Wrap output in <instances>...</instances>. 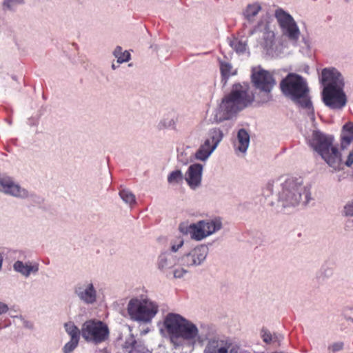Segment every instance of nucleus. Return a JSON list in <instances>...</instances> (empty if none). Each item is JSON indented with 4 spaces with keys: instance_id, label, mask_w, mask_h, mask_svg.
Masks as SVG:
<instances>
[{
    "instance_id": "obj_1",
    "label": "nucleus",
    "mask_w": 353,
    "mask_h": 353,
    "mask_svg": "<svg viewBox=\"0 0 353 353\" xmlns=\"http://www.w3.org/2000/svg\"><path fill=\"white\" fill-rule=\"evenodd\" d=\"M254 99V96L248 83L234 84L230 92L222 99L219 105L216 114V119L222 121L231 119L238 112L250 105Z\"/></svg>"
},
{
    "instance_id": "obj_2",
    "label": "nucleus",
    "mask_w": 353,
    "mask_h": 353,
    "mask_svg": "<svg viewBox=\"0 0 353 353\" xmlns=\"http://www.w3.org/2000/svg\"><path fill=\"white\" fill-rule=\"evenodd\" d=\"M312 200L311 185H304L302 179L290 177L281 184L278 201L283 208L307 205Z\"/></svg>"
},
{
    "instance_id": "obj_3",
    "label": "nucleus",
    "mask_w": 353,
    "mask_h": 353,
    "mask_svg": "<svg viewBox=\"0 0 353 353\" xmlns=\"http://www.w3.org/2000/svg\"><path fill=\"white\" fill-rule=\"evenodd\" d=\"M280 86L285 96L305 110L311 119L314 120V108L308 96L309 90L306 81L301 76L290 73L281 81Z\"/></svg>"
},
{
    "instance_id": "obj_4",
    "label": "nucleus",
    "mask_w": 353,
    "mask_h": 353,
    "mask_svg": "<svg viewBox=\"0 0 353 353\" xmlns=\"http://www.w3.org/2000/svg\"><path fill=\"white\" fill-rule=\"evenodd\" d=\"M163 326L172 342L179 339L194 340L199 335L196 325L176 313H168L164 318Z\"/></svg>"
},
{
    "instance_id": "obj_5",
    "label": "nucleus",
    "mask_w": 353,
    "mask_h": 353,
    "mask_svg": "<svg viewBox=\"0 0 353 353\" xmlns=\"http://www.w3.org/2000/svg\"><path fill=\"white\" fill-rule=\"evenodd\" d=\"M333 138L319 130H314L308 143L334 170L340 168L341 158L337 148L332 145Z\"/></svg>"
},
{
    "instance_id": "obj_6",
    "label": "nucleus",
    "mask_w": 353,
    "mask_h": 353,
    "mask_svg": "<svg viewBox=\"0 0 353 353\" xmlns=\"http://www.w3.org/2000/svg\"><path fill=\"white\" fill-rule=\"evenodd\" d=\"M128 312L132 320L150 323L159 312V305L145 297L132 299L128 304Z\"/></svg>"
},
{
    "instance_id": "obj_7",
    "label": "nucleus",
    "mask_w": 353,
    "mask_h": 353,
    "mask_svg": "<svg viewBox=\"0 0 353 353\" xmlns=\"http://www.w3.org/2000/svg\"><path fill=\"white\" fill-rule=\"evenodd\" d=\"M258 32L262 34L261 46L266 54L274 56L281 52L276 44L274 32L263 20H260L254 28L249 30L248 35L252 36Z\"/></svg>"
},
{
    "instance_id": "obj_8",
    "label": "nucleus",
    "mask_w": 353,
    "mask_h": 353,
    "mask_svg": "<svg viewBox=\"0 0 353 353\" xmlns=\"http://www.w3.org/2000/svg\"><path fill=\"white\" fill-rule=\"evenodd\" d=\"M275 18L279 26L282 34L296 44L299 39L300 30L294 18L281 8H278L274 12Z\"/></svg>"
},
{
    "instance_id": "obj_9",
    "label": "nucleus",
    "mask_w": 353,
    "mask_h": 353,
    "mask_svg": "<svg viewBox=\"0 0 353 353\" xmlns=\"http://www.w3.org/2000/svg\"><path fill=\"white\" fill-rule=\"evenodd\" d=\"M109 334L106 325L100 321L89 320L81 327V335L87 341L99 343L104 341Z\"/></svg>"
},
{
    "instance_id": "obj_10",
    "label": "nucleus",
    "mask_w": 353,
    "mask_h": 353,
    "mask_svg": "<svg viewBox=\"0 0 353 353\" xmlns=\"http://www.w3.org/2000/svg\"><path fill=\"white\" fill-rule=\"evenodd\" d=\"M203 353H241V348L230 339L213 336L207 338Z\"/></svg>"
},
{
    "instance_id": "obj_11",
    "label": "nucleus",
    "mask_w": 353,
    "mask_h": 353,
    "mask_svg": "<svg viewBox=\"0 0 353 353\" xmlns=\"http://www.w3.org/2000/svg\"><path fill=\"white\" fill-rule=\"evenodd\" d=\"M322 100L324 104L331 110H342L347 104V98L344 88H323Z\"/></svg>"
},
{
    "instance_id": "obj_12",
    "label": "nucleus",
    "mask_w": 353,
    "mask_h": 353,
    "mask_svg": "<svg viewBox=\"0 0 353 353\" xmlns=\"http://www.w3.org/2000/svg\"><path fill=\"white\" fill-rule=\"evenodd\" d=\"M252 81L255 88L266 94L268 100L270 99V93L276 83L272 74L261 68L254 69L252 74Z\"/></svg>"
},
{
    "instance_id": "obj_13",
    "label": "nucleus",
    "mask_w": 353,
    "mask_h": 353,
    "mask_svg": "<svg viewBox=\"0 0 353 353\" xmlns=\"http://www.w3.org/2000/svg\"><path fill=\"white\" fill-rule=\"evenodd\" d=\"M208 253L209 248L206 245H197L181 257L180 264L185 267L201 265L205 261Z\"/></svg>"
},
{
    "instance_id": "obj_14",
    "label": "nucleus",
    "mask_w": 353,
    "mask_h": 353,
    "mask_svg": "<svg viewBox=\"0 0 353 353\" xmlns=\"http://www.w3.org/2000/svg\"><path fill=\"white\" fill-rule=\"evenodd\" d=\"M0 191L19 199L28 198L29 196L28 190L22 188L12 177L4 173H0Z\"/></svg>"
},
{
    "instance_id": "obj_15",
    "label": "nucleus",
    "mask_w": 353,
    "mask_h": 353,
    "mask_svg": "<svg viewBox=\"0 0 353 353\" xmlns=\"http://www.w3.org/2000/svg\"><path fill=\"white\" fill-rule=\"evenodd\" d=\"M74 293L86 305H93L97 301V291L91 281L79 282L74 287Z\"/></svg>"
},
{
    "instance_id": "obj_16",
    "label": "nucleus",
    "mask_w": 353,
    "mask_h": 353,
    "mask_svg": "<svg viewBox=\"0 0 353 353\" xmlns=\"http://www.w3.org/2000/svg\"><path fill=\"white\" fill-rule=\"evenodd\" d=\"M320 81L323 88H344L345 79L342 74L335 68L323 69Z\"/></svg>"
},
{
    "instance_id": "obj_17",
    "label": "nucleus",
    "mask_w": 353,
    "mask_h": 353,
    "mask_svg": "<svg viewBox=\"0 0 353 353\" xmlns=\"http://www.w3.org/2000/svg\"><path fill=\"white\" fill-rule=\"evenodd\" d=\"M203 166L198 163L190 165L184 176V179L192 190H196L201 186Z\"/></svg>"
},
{
    "instance_id": "obj_18",
    "label": "nucleus",
    "mask_w": 353,
    "mask_h": 353,
    "mask_svg": "<svg viewBox=\"0 0 353 353\" xmlns=\"http://www.w3.org/2000/svg\"><path fill=\"white\" fill-rule=\"evenodd\" d=\"M12 268L15 272L25 278H28L30 275L38 274L39 263L35 261L17 260L14 262Z\"/></svg>"
},
{
    "instance_id": "obj_19",
    "label": "nucleus",
    "mask_w": 353,
    "mask_h": 353,
    "mask_svg": "<svg viewBox=\"0 0 353 353\" xmlns=\"http://www.w3.org/2000/svg\"><path fill=\"white\" fill-rule=\"evenodd\" d=\"M123 348L127 353H148V352L144 343L141 340H136L132 334L126 338Z\"/></svg>"
},
{
    "instance_id": "obj_20",
    "label": "nucleus",
    "mask_w": 353,
    "mask_h": 353,
    "mask_svg": "<svg viewBox=\"0 0 353 353\" xmlns=\"http://www.w3.org/2000/svg\"><path fill=\"white\" fill-rule=\"evenodd\" d=\"M179 229L182 233L190 234L191 239L196 241H201L207 237L201 221L186 227L180 226Z\"/></svg>"
},
{
    "instance_id": "obj_21",
    "label": "nucleus",
    "mask_w": 353,
    "mask_h": 353,
    "mask_svg": "<svg viewBox=\"0 0 353 353\" xmlns=\"http://www.w3.org/2000/svg\"><path fill=\"white\" fill-rule=\"evenodd\" d=\"M176 262V256L171 252L166 251L159 256L157 267L161 271L167 272L175 266Z\"/></svg>"
},
{
    "instance_id": "obj_22",
    "label": "nucleus",
    "mask_w": 353,
    "mask_h": 353,
    "mask_svg": "<svg viewBox=\"0 0 353 353\" xmlns=\"http://www.w3.org/2000/svg\"><path fill=\"white\" fill-rule=\"evenodd\" d=\"M250 144V134L244 128L237 132L236 142L234 143L235 150L245 153Z\"/></svg>"
},
{
    "instance_id": "obj_23",
    "label": "nucleus",
    "mask_w": 353,
    "mask_h": 353,
    "mask_svg": "<svg viewBox=\"0 0 353 353\" xmlns=\"http://www.w3.org/2000/svg\"><path fill=\"white\" fill-rule=\"evenodd\" d=\"M223 138L222 130L218 128H213L208 130L205 141H208V145L216 150Z\"/></svg>"
},
{
    "instance_id": "obj_24",
    "label": "nucleus",
    "mask_w": 353,
    "mask_h": 353,
    "mask_svg": "<svg viewBox=\"0 0 353 353\" xmlns=\"http://www.w3.org/2000/svg\"><path fill=\"white\" fill-rule=\"evenodd\" d=\"M353 141V123H345L341 133V146L343 149L346 148Z\"/></svg>"
},
{
    "instance_id": "obj_25",
    "label": "nucleus",
    "mask_w": 353,
    "mask_h": 353,
    "mask_svg": "<svg viewBox=\"0 0 353 353\" xmlns=\"http://www.w3.org/2000/svg\"><path fill=\"white\" fill-rule=\"evenodd\" d=\"M207 236L220 230L222 228V222L219 218H215L211 220L201 221Z\"/></svg>"
},
{
    "instance_id": "obj_26",
    "label": "nucleus",
    "mask_w": 353,
    "mask_h": 353,
    "mask_svg": "<svg viewBox=\"0 0 353 353\" xmlns=\"http://www.w3.org/2000/svg\"><path fill=\"white\" fill-rule=\"evenodd\" d=\"M261 337L263 341L268 345L270 344H279L283 340V337L281 334L273 333L272 334L268 329L263 327L261 330Z\"/></svg>"
},
{
    "instance_id": "obj_27",
    "label": "nucleus",
    "mask_w": 353,
    "mask_h": 353,
    "mask_svg": "<svg viewBox=\"0 0 353 353\" xmlns=\"http://www.w3.org/2000/svg\"><path fill=\"white\" fill-rule=\"evenodd\" d=\"M215 150L208 145V141H204L195 153V159L199 161H205Z\"/></svg>"
},
{
    "instance_id": "obj_28",
    "label": "nucleus",
    "mask_w": 353,
    "mask_h": 353,
    "mask_svg": "<svg viewBox=\"0 0 353 353\" xmlns=\"http://www.w3.org/2000/svg\"><path fill=\"white\" fill-rule=\"evenodd\" d=\"M261 10V6L258 3H254L247 6L246 8L243 12L245 19L248 23L254 22L255 17L259 14Z\"/></svg>"
},
{
    "instance_id": "obj_29",
    "label": "nucleus",
    "mask_w": 353,
    "mask_h": 353,
    "mask_svg": "<svg viewBox=\"0 0 353 353\" xmlns=\"http://www.w3.org/2000/svg\"><path fill=\"white\" fill-rule=\"evenodd\" d=\"M179 116L174 112H170L164 115L159 122V128L175 129L176 123L178 121Z\"/></svg>"
},
{
    "instance_id": "obj_30",
    "label": "nucleus",
    "mask_w": 353,
    "mask_h": 353,
    "mask_svg": "<svg viewBox=\"0 0 353 353\" xmlns=\"http://www.w3.org/2000/svg\"><path fill=\"white\" fill-rule=\"evenodd\" d=\"M220 65V70L222 76V81L223 82V85H225L227 82V80L233 75L236 74V70L233 69L232 65L228 61H219Z\"/></svg>"
},
{
    "instance_id": "obj_31",
    "label": "nucleus",
    "mask_w": 353,
    "mask_h": 353,
    "mask_svg": "<svg viewBox=\"0 0 353 353\" xmlns=\"http://www.w3.org/2000/svg\"><path fill=\"white\" fill-rule=\"evenodd\" d=\"M230 46L238 54H243L247 50V43L245 41L239 40L233 38L229 41Z\"/></svg>"
},
{
    "instance_id": "obj_32",
    "label": "nucleus",
    "mask_w": 353,
    "mask_h": 353,
    "mask_svg": "<svg viewBox=\"0 0 353 353\" xmlns=\"http://www.w3.org/2000/svg\"><path fill=\"white\" fill-rule=\"evenodd\" d=\"M64 327L66 332L70 336L72 339L79 340L81 331L80 332L79 329L72 322L65 323L64 324Z\"/></svg>"
},
{
    "instance_id": "obj_33",
    "label": "nucleus",
    "mask_w": 353,
    "mask_h": 353,
    "mask_svg": "<svg viewBox=\"0 0 353 353\" xmlns=\"http://www.w3.org/2000/svg\"><path fill=\"white\" fill-rule=\"evenodd\" d=\"M114 56L117 59L119 63L127 62L130 59V54L128 51L123 52L122 48L120 46L116 47L113 52Z\"/></svg>"
},
{
    "instance_id": "obj_34",
    "label": "nucleus",
    "mask_w": 353,
    "mask_h": 353,
    "mask_svg": "<svg viewBox=\"0 0 353 353\" xmlns=\"http://www.w3.org/2000/svg\"><path fill=\"white\" fill-rule=\"evenodd\" d=\"M121 199L127 204L131 205L135 203L134 194L128 189H123L119 192Z\"/></svg>"
},
{
    "instance_id": "obj_35",
    "label": "nucleus",
    "mask_w": 353,
    "mask_h": 353,
    "mask_svg": "<svg viewBox=\"0 0 353 353\" xmlns=\"http://www.w3.org/2000/svg\"><path fill=\"white\" fill-rule=\"evenodd\" d=\"M183 179V174L180 170H176L170 173L168 176V181L170 184H178Z\"/></svg>"
},
{
    "instance_id": "obj_36",
    "label": "nucleus",
    "mask_w": 353,
    "mask_h": 353,
    "mask_svg": "<svg viewBox=\"0 0 353 353\" xmlns=\"http://www.w3.org/2000/svg\"><path fill=\"white\" fill-rule=\"evenodd\" d=\"M184 244V240L181 236H176L170 241L171 252H176Z\"/></svg>"
},
{
    "instance_id": "obj_37",
    "label": "nucleus",
    "mask_w": 353,
    "mask_h": 353,
    "mask_svg": "<svg viewBox=\"0 0 353 353\" xmlns=\"http://www.w3.org/2000/svg\"><path fill=\"white\" fill-rule=\"evenodd\" d=\"M78 339H72L68 341L63 347V353H71L78 345L79 343Z\"/></svg>"
},
{
    "instance_id": "obj_38",
    "label": "nucleus",
    "mask_w": 353,
    "mask_h": 353,
    "mask_svg": "<svg viewBox=\"0 0 353 353\" xmlns=\"http://www.w3.org/2000/svg\"><path fill=\"white\" fill-rule=\"evenodd\" d=\"M23 2V0H4L3 6L8 10H12L16 5L22 3Z\"/></svg>"
},
{
    "instance_id": "obj_39",
    "label": "nucleus",
    "mask_w": 353,
    "mask_h": 353,
    "mask_svg": "<svg viewBox=\"0 0 353 353\" xmlns=\"http://www.w3.org/2000/svg\"><path fill=\"white\" fill-rule=\"evenodd\" d=\"M17 319H19L21 322L23 324V326L26 328V329H28V330H33L34 329V323L29 321V320H27L23 316L20 315V316H15Z\"/></svg>"
},
{
    "instance_id": "obj_40",
    "label": "nucleus",
    "mask_w": 353,
    "mask_h": 353,
    "mask_svg": "<svg viewBox=\"0 0 353 353\" xmlns=\"http://www.w3.org/2000/svg\"><path fill=\"white\" fill-rule=\"evenodd\" d=\"M343 214L346 216H353V199L344 206Z\"/></svg>"
},
{
    "instance_id": "obj_41",
    "label": "nucleus",
    "mask_w": 353,
    "mask_h": 353,
    "mask_svg": "<svg viewBox=\"0 0 353 353\" xmlns=\"http://www.w3.org/2000/svg\"><path fill=\"white\" fill-rule=\"evenodd\" d=\"M33 205H40L43 199L37 194L29 192L28 198Z\"/></svg>"
},
{
    "instance_id": "obj_42",
    "label": "nucleus",
    "mask_w": 353,
    "mask_h": 353,
    "mask_svg": "<svg viewBox=\"0 0 353 353\" xmlns=\"http://www.w3.org/2000/svg\"><path fill=\"white\" fill-rule=\"evenodd\" d=\"M343 348V342H336L328 346V349L332 352L341 351Z\"/></svg>"
},
{
    "instance_id": "obj_43",
    "label": "nucleus",
    "mask_w": 353,
    "mask_h": 353,
    "mask_svg": "<svg viewBox=\"0 0 353 353\" xmlns=\"http://www.w3.org/2000/svg\"><path fill=\"white\" fill-rule=\"evenodd\" d=\"M187 273H188V270L183 268H177L173 271L174 276V278H176V279H181V278L183 277V276L185 274H186Z\"/></svg>"
},
{
    "instance_id": "obj_44",
    "label": "nucleus",
    "mask_w": 353,
    "mask_h": 353,
    "mask_svg": "<svg viewBox=\"0 0 353 353\" xmlns=\"http://www.w3.org/2000/svg\"><path fill=\"white\" fill-rule=\"evenodd\" d=\"M8 310V305L3 302H0V316L7 313Z\"/></svg>"
},
{
    "instance_id": "obj_45",
    "label": "nucleus",
    "mask_w": 353,
    "mask_h": 353,
    "mask_svg": "<svg viewBox=\"0 0 353 353\" xmlns=\"http://www.w3.org/2000/svg\"><path fill=\"white\" fill-rule=\"evenodd\" d=\"M353 164V150L349 154L347 161H345V165L347 167H350Z\"/></svg>"
},
{
    "instance_id": "obj_46",
    "label": "nucleus",
    "mask_w": 353,
    "mask_h": 353,
    "mask_svg": "<svg viewBox=\"0 0 353 353\" xmlns=\"http://www.w3.org/2000/svg\"><path fill=\"white\" fill-rule=\"evenodd\" d=\"M3 263V256L0 252V271L2 270Z\"/></svg>"
},
{
    "instance_id": "obj_47",
    "label": "nucleus",
    "mask_w": 353,
    "mask_h": 353,
    "mask_svg": "<svg viewBox=\"0 0 353 353\" xmlns=\"http://www.w3.org/2000/svg\"><path fill=\"white\" fill-rule=\"evenodd\" d=\"M349 321H351V322L353 323V318L350 317V318H349Z\"/></svg>"
},
{
    "instance_id": "obj_48",
    "label": "nucleus",
    "mask_w": 353,
    "mask_h": 353,
    "mask_svg": "<svg viewBox=\"0 0 353 353\" xmlns=\"http://www.w3.org/2000/svg\"><path fill=\"white\" fill-rule=\"evenodd\" d=\"M112 68L114 70V69L116 68L115 65H114V64H112Z\"/></svg>"
},
{
    "instance_id": "obj_49",
    "label": "nucleus",
    "mask_w": 353,
    "mask_h": 353,
    "mask_svg": "<svg viewBox=\"0 0 353 353\" xmlns=\"http://www.w3.org/2000/svg\"><path fill=\"white\" fill-rule=\"evenodd\" d=\"M247 26H248L247 23H244V27H245V28H247Z\"/></svg>"
}]
</instances>
